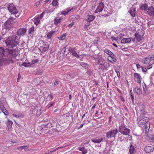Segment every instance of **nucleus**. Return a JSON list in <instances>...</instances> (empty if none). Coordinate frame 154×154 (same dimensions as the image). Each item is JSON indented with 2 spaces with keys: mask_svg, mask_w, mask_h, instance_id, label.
<instances>
[{
  "mask_svg": "<svg viewBox=\"0 0 154 154\" xmlns=\"http://www.w3.org/2000/svg\"><path fill=\"white\" fill-rule=\"evenodd\" d=\"M5 42L7 47L13 48L19 44V40L17 36L13 35L9 36L5 40Z\"/></svg>",
  "mask_w": 154,
  "mask_h": 154,
  "instance_id": "nucleus-1",
  "label": "nucleus"
},
{
  "mask_svg": "<svg viewBox=\"0 0 154 154\" xmlns=\"http://www.w3.org/2000/svg\"><path fill=\"white\" fill-rule=\"evenodd\" d=\"M15 23L13 18L10 17L4 23V28L7 30H9L13 27Z\"/></svg>",
  "mask_w": 154,
  "mask_h": 154,
  "instance_id": "nucleus-2",
  "label": "nucleus"
},
{
  "mask_svg": "<svg viewBox=\"0 0 154 154\" xmlns=\"http://www.w3.org/2000/svg\"><path fill=\"white\" fill-rule=\"evenodd\" d=\"M118 131L117 128L111 129L106 133V136L108 139L115 138L118 134Z\"/></svg>",
  "mask_w": 154,
  "mask_h": 154,
  "instance_id": "nucleus-3",
  "label": "nucleus"
},
{
  "mask_svg": "<svg viewBox=\"0 0 154 154\" xmlns=\"http://www.w3.org/2000/svg\"><path fill=\"white\" fill-rule=\"evenodd\" d=\"M119 131L122 134L125 135L128 134L130 131L129 129L127 128L124 125L122 124L119 126Z\"/></svg>",
  "mask_w": 154,
  "mask_h": 154,
  "instance_id": "nucleus-4",
  "label": "nucleus"
},
{
  "mask_svg": "<svg viewBox=\"0 0 154 154\" xmlns=\"http://www.w3.org/2000/svg\"><path fill=\"white\" fill-rule=\"evenodd\" d=\"M8 9L12 14L15 15L16 17H18L20 13H18V11L16 7L13 4H10L8 6Z\"/></svg>",
  "mask_w": 154,
  "mask_h": 154,
  "instance_id": "nucleus-5",
  "label": "nucleus"
},
{
  "mask_svg": "<svg viewBox=\"0 0 154 154\" xmlns=\"http://www.w3.org/2000/svg\"><path fill=\"white\" fill-rule=\"evenodd\" d=\"M5 52H7L10 56L13 57H16L18 55L17 51L15 50L10 49L8 48L5 49Z\"/></svg>",
  "mask_w": 154,
  "mask_h": 154,
  "instance_id": "nucleus-6",
  "label": "nucleus"
},
{
  "mask_svg": "<svg viewBox=\"0 0 154 154\" xmlns=\"http://www.w3.org/2000/svg\"><path fill=\"white\" fill-rule=\"evenodd\" d=\"M133 77L134 80L137 82L140 85H141L142 79L140 74L138 73H134Z\"/></svg>",
  "mask_w": 154,
  "mask_h": 154,
  "instance_id": "nucleus-7",
  "label": "nucleus"
},
{
  "mask_svg": "<svg viewBox=\"0 0 154 154\" xmlns=\"http://www.w3.org/2000/svg\"><path fill=\"white\" fill-rule=\"evenodd\" d=\"M109 66V63L106 62H103L102 63L100 64L99 66V69L104 70H107Z\"/></svg>",
  "mask_w": 154,
  "mask_h": 154,
  "instance_id": "nucleus-8",
  "label": "nucleus"
},
{
  "mask_svg": "<svg viewBox=\"0 0 154 154\" xmlns=\"http://www.w3.org/2000/svg\"><path fill=\"white\" fill-rule=\"evenodd\" d=\"M104 8V6L102 2H100L98 6H97L94 12L95 13H98V12H101L103 9Z\"/></svg>",
  "mask_w": 154,
  "mask_h": 154,
  "instance_id": "nucleus-9",
  "label": "nucleus"
},
{
  "mask_svg": "<svg viewBox=\"0 0 154 154\" xmlns=\"http://www.w3.org/2000/svg\"><path fill=\"white\" fill-rule=\"evenodd\" d=\"M154 150V147L149 146H145L144 150L147 153H149L152 152Z\"/></svg>",
  "mask_w": 154,
  "mask_h": 154,
  "instance_id": "nucleus-10",
  "label": "nucleus"
},
{
  "mask_svg": "<svg viewBox=\"0 0 154 154\" xmlns=\"http://www.w3.org/2000/svg\"><path fill=\"white\" fill-rule=\"evenodd\" d=\"M128 12L133 17H134L136 16V8L133 7V5L130 8Z\"/></svg>",
  "mask_w": 154,
  "mask_h": 154,
  "instance_id": "nucleus-11",
  "label": "nucleus"
},
{
  "mask_svg": "<svg viewBox=\"0 0 154 154\" xmlns=\"http://www.w3.org/2000/svg\"><path fill=\"white\" fill-rule=\"evenodd\" d=\"M107 59L111 63L116 62L117 60L116 56L113 53L112 55L109 56Z\"/></svg>",
  "mask_w": 154,
  "mask_h": 154,
  "instance_id": "nucleus-12",
  "label": "nucleus"
},
{
  "mask_svg": "<svg viewBox=\"0 0 154 154\" xmlns=\"http://www.w3.org/2000/svg\"><path fill=\"white\" fill-rule=\"evenodd\" d=\"M149 120V118L148 117H145L140 120L138 122L139 124L143 125L147 122Z\"/></svg>",
  "mask_w": 154,
  "mask_h": 154,
  "instance_id": "nucleus-13",
  "label": "nucleus"
},
{
  "mask_svg": "<svg viewBox=\"0 0 154 154\" xmlns=\"http://www.w3.org/2000/svg\"><path fill=\"white\" fill-rule=\"evenodd\" d=\"M147 14L149 15L153 16L154 15V7L152 6L149 7L147 10Z\"/></svg>",
  "mask_w": 154,
  "mask_h": 154,
  "instance_id": "nucleus-14",
  "label": "nucleus"
},
{
  "mask_svg": "<svg viewBox=\"0 0 154 154\" xmlns=\"http://www.w3.org/2000/svg\"><path fill=\"white\" fill-rule=\"evenodd\" d=\"M26 31V29L25 28H20L17 30V34L18 36L23 35Z\"/></svg>",
  "mask_w": 154,
  "mask_h": 154,
  "instance_id": "nucleus-15",
  "label": "nucleus"
},
{
  "mask_svg": "<svg viewBox=\"0 0 154 154\" xmlns=\"http://www.w3.org/2000/svg\"><path fill=\"white\" fill-rule=\"evenodd\" d=\"M143 35L140 34V32H137L134 35L135 38H136L137 40L140 41L142 40V38L143 37Z\"/></svg>",
  "mask_w": 154,
  "mask_h": 154,
  "instance_id": "nucleus-16",
  "label": "nucleus"
},
{
  "mask_svg": "<svg viewBox=\"0 0 154 154\" xmlns=\"http://www.w3.org/2000/svg\"><path fill=\"white\" fill-rule=\"evenodd\" d=\"M55 32L54 31H51L48 32L46 34L47 36V38L49 39H51V37L53 34Z\"/></svg>",
  "mask_w": 154,
  "mask_h": 154,
  "instance_id": "nucleus-17",
  "label": "nucleus"
},
{
  "mask_svg": "<svg viewBox=\"0 0 154 154\" xmlns=\"http://www.w3.org/2000/svg\"><path fill=\"white\" fill-rule=\"evenodd\" d=\"M95 18V16L92 15H88L86 17V20L87 21L90 22L92 21Z\"/></svg>",
  "mask_w": 154,
  "mask_h": 154,
  "instance_id": "nucleus-18",
  "label": "nucleus"
},
{
  "mask_svg": "<svg viewBox=\"0 0 154 154\" xmlns=\"http://www.w3.org/2000/svg\"><path fill=\"white\" fill-rule=\"evenodd\" d=\"M103 139L101 137H96L94 139L91 140L92 142L94 143H100L103 141Z\"/></svg>",
  "mask_w": 154,
  "mask_h": 154,
  "instance_id": "nucleus-19",
  "label": "nucleus"
},
{
  "mask_svg": "<svg viewBox=\"0 0 154 154\" xmlns=\"http://www.w3.org/2000/svg\"><path fill=\"white\" fill-rule=\"evenodd\" d=\"M74 9V7L72 8L71 9H69V8H67L65 11H62L61 12V14L64 15H66L69 12L71 11L72 10H73Z\"/></svg>",
  "mask_w": 154,
  "mask_h": 154,
  "instance_id": "nucleus-20",
  "label": "nucleus"
},
{
  "mask_svg": "<svg viewBox=\"0 0 154 154\" xmlns=\"http://www.w3.org/2000/svg\"><path fill=\"white\" fill-rule=\"evenodd\" d=\"M146 138L150 141L152 142L154 141V136L152 134H149L146 137Z\"/></svg>",
  "mask_w": 154,
  "mask_h": 154,
  "instance_id": "nucleus-21",
  "label": "nucleus"
},
{
  "mask_svg": "<svg viewBox=\"0 0 154 154\" xmlns=\"http://www.w3.org/2000/svg\"><path fill=\"white\" fill-rule=\"evenodd\" d=\"M152 61L148 57H146L143 59V63L144 64H148L150 63V61Z\"/></svg>",
  "mask_w": 154,
  "mask_h": 154,
  "instance_id": "nucleus-22",
  "label": "nucleus"
},
{
  "mask_svg": "<svg viewBox=\"0 0 154 154\" xmlns=\"http://www.w3.org/2000/svg\"><path fill=\"white\" fill-rule=\"evenodd\" d=\"M148 8V6L146 4H143L140 6V9L143 11H147Z\"/></svg>",
  "mask_w": 154,
  "mask_h": 154,
  "instance_id": "nucleus-23",
  "label": "nucleus"
},
{
  "mask_svg": "<svg viewBox=\"0 0 154 154\" xmlns=\"http://www.w3.org/2000/svg\"><path fill=\"white\" fill-rule=\"evenodd\" d=\"M131 41V39L130 38H123L121 41V42L123 44L129 43Z\"/></svg>",
  "mask_w": 154,
  "mask_h": 154,
  "instance_id": "nucleus-24",
  "label": "nucleus"
},
{
  "mask_svg": "<svg viewBox=\"0 0 154 154\" xmlns=\"http://www.w3.org/2000/svg\"><path fill=\"white\" fill-rule=\"evenodd\" d=\"M134 90L135 91L136 93L138 95H140L141 94L142 92V90L141 89L138 87H136L134 88Z\"/></svg>",
  "mask_w": 154,
  "mask_h": 154,
  "instance_id": "nucleus-25",
  "label": "nucleus"
},
{
  "mask_svg": "<svg viewBox=\"0 0 154 154\" xmlns=\"http://www.w3.org/2000/svg\"><path fill=\"white\" fill-rule=\"evenodd\" d=\"M61 20V18L60 17H58L55 18L54 20V24L57 25L58 24L60 23Z\"/></svg>",
  "mask_w": 154,
  "mask_h": 154,
  "instance_id": "nucleus-26",
  "label": "nucleus"
},
{
  "mask_svg": "<svg viewBox=\"0 0 154 154\" xmlns=\"http://www.w3.org/2000/svg\"><path fill=\"white\" fill-rule=\"evenodd\" d=\"M6 124L7 125V126L8 129H11L12 128L13 124L12 122L10 121L9 119H8Z\"/></svg>",
  "mask_w": 154,
  "mask_h": 154,
  "instance_id": "nucleus-27",
  "label": "nucleus"
},
{
  "mask_svg": "<svg viewBox=\"0 0 154 154\" xmlns=\"http://www.w3.org/2000/svg\"><path fill=\"white\" fill-rule=\"evenodd\" d=\"M31 65V64L30 62L27 63L26 62H23L22 64L20 65V66H24L26 67H29Z\"/></svg>",
  "mask_w": 154,
  "mask_h": 154,
  "instance_id": "nucleus-28",
  "label": "nucleus"
},
{
  "mask_svg": "<svg viewBox=\"0 0 154 154\" xmlns=\"http://www.w3.org/2000/svg\"><path fill=\"white\" fill-rule=\"evenodd\" d=\"M40 20V19L38 17H35L34 20V23L35 25H37L39 23Z\"/></svg>",
  "mask_w": 154,
  "mask_h": 154,
  "instance_id": "nucleus-29",
  "label": "nucleus"
},
{
  "mask_svg": "<svg viewBox=\"0 0 154 154\" xmlns=\"http://www.w3.org/2000/svg\"><path fill=\"white\" fill-rule=\"evenodd\" d=\"M54 123V121H53L52 120L51 123V122H50L49 123H48L47 124L45 125V126L43 125L42 126L43 127H45V126L46 128H48H48L52 127L53 126L52 125H53V123Z\"/></svg>",
  "mask_w": 154,
  "mask_h": 154,
  "instance_id": "nucleus-30",
  "label": "nucleus"
},
{
  "mask_svg": "<svg viewBox=\"0 0 154 154\" xmlns=\"http://www.w3.org/2000/svg\"><path fill=\"white\" fill-rule=\"evenodd\" d=\"M135 150L134 146L132 145H131L129 147V151L130 153L131 154H133Z\"/></svg>",
  "mask_w": 154,
  "mask_h": 154,
  "instance_id": "nucleus-31",
  "label": "nucleus"
},
{
  "mask_svg": "<svg viewBox=\"0 0 154 154\" xmlns=\"http://www.w3.org/2000/svg\"><path fill=\"white\" fill-rule=\"evenodd\" d=\"M79 150L82 152V154H85L87 152V150L84 147H79Z\"/></svg>",
  "mask_w": 154,
  "mask_h": 154,
  "instance_id": "nucleus-32",
  "label": "nucleus"
},
{
  "mask_svg": "<svg viewBox=\"0 0 154 154\" xmlns=\"http://www.w3.org/2000/svg\"><path fill=\"white\" fill-rule=\"evenodd\" d=\"M12 116L16 118H19L20 117H23V115L22 113H18L17 114L14 113L12 114Z\"/></svg>",
  "mask_w": 154,
  "mask_h": 154,
  "instance_id": "nucleus-33",
  "label": "nucleus"
},
{
  "mask_svg": "<svg viewBox=\"0 0 154 154\" xmlns=\"http://www.w3.org/2000/svg\"><path fill=\"white\" fill-rule=\"evenodd\" d=\"M104 52L107 54L108 55H109V56L112 55L113 54V53L110 50L107 49H105L104 50Z\"/></svg>",
  "mask_w": 154,
  "mask_h": 154,
  "instance_id": "nucleus-34",
  "label": "nucleus"
},
{
  "mask_svg": "<svg viewBox=\"0 0 154 154\" xmlns=\"http://www.w3.org/2000/svg\"><path fill=\"white\" fill-rule=\"evenodd\" d=\"M5 50L2 47H0V57H2L4 55Z\"/></svg>",
  "mask_w": 154,
  "mask_h": 154,
  "instance_id": "nucleus-35",
  "label": "nucleus"
},
{
  "mask_svg": "<svg viewBox=\"0 0 154 154\" xmlns=\"http://www.w3.org/2000/svg\"><path fill=\"white\" fill-rule=\"evenodd\" d=\"M80 65L81 66H82V67H83L85 69H86V68L88 67V64L84 62H82L80 63Z\"/></svg>",
  "mask_w": 154,
  "mask_h": 154,
  "instance_id": "nucleus-36",
  "label": "nucleus"
},
{
  "mask_svg": "<svg viewBox=\"0 0 154 154\" xmlns=\"http://www.w3.org/2000/svg\"><path fill=\"white\" fill-rule=\"evenodd\" d=\"M58 0H53L52 3L53 6H57L58 3Z\"/></svg>",
  "mask_w": 154,
  "mask_h": 154,
  "instance_id": "nucleus-37",
  "label": "nucleus"
},
{
  "mask_svg": "<svg viewBox=\"0 0 154 154\" xmlns=\"http://www.w3.org/2000/svg\"><path fill=\"white\" fill-rule=\"evenodd\" d=\"M34 27L32 26L30 28L28 31V34H31L33 33L34 30Z\"/></svg>",
  "mask_w": 154,
  "mask_h": 154,
  "instance_id": "nucleus-38",
  "label": "nucleus"
},
{
  "mask_svg": "<svg viewBox=\"0 0 154 154\" xmlns=\"http://www.w3.org/2000/svg\"><path fill=\"white\" fill-rule=\"evenodd\" d=\"M48 47H45V45L42 46L40 47L41 49L43 51L45 52L47 51L48 49Z\"/></svg>",
  "mask_w": 154,
  "mask_h": 154,
  "instance_id": "nucleus-39",
  "label": "nucleus"
},
{
  "mask_svg": "<svg viewBox=\"0 0 154 154\" xmlns=\"http://www.w3.org/2000/svg\"><path fill=\"white\" fill-rule=\"evenodd\" d=\"M68 51L71 54L75 51L74 48L72 47L69 48L68 49Z\"/></svg>",
  "mask_w": 154,
  "mask_h": 154,
  "instance_id": "nucleus-40",
  "label": "nucleus"
},
{
  "mask_svg": "<svg viewBox=\"0 0 154 154\" xmlns=\"http://www.w3.org/2000/svg\"><path fill=\"white\" fill-rule=\"evenodd\" d=\"M148 57L152 61L154 60V53L151 54L148 56Z\"/></svg>",
  "mask_w": 154,
  "mask_h": 154,
  "instance_id": "nucleus-41",
  "label": "nucleus"
},
{
  "mask_svg": "<svg viewBox=\"0 0 154 154\" xmlns=\"http://www.w3.org/2000/svg\"><path fill=\"white\" fill-rule=\"evenodd\" d=\"M39 61V60L38 59H34L32 60L31 61V65L33 64H35L37 63H38Z\"/></svg>",
  "mask_w": 154,
  "mask_h": 154,
  "instance_id": "nucleus-42",
  "label": "nucleus"
},
{
  "mask_svg": "<svg viewBox=\"0 0 154 154\" xmlns=\"http://www.w3.org/2000/svg\"><path fill=\"white\" fill-rule=\"evenodd\" d=\"M66 36V35L65 34H63L61 36L59 37L58 38L60 40H64Z\"/></svg>",
  "mask_w": 154,
  "mask_h": 154,
  "instance_id": "nucleus-43",
  "label": "nucleus"
},
{
  "mask_svg": "<svg viewBox=\"0 0 154 154\" xmlns=\"http://www.w3.org/2000/svg\"><path fill=\"white\" fill-rule=\"evenodd\" d=\"M2 112L6 116H8L9 114V112L6 109L2 111Z\"/></svg>",
  "mask_w": 154,
  "mask_h": 154,
  "instance_id": "nucleus-44",
  "label": "nucleus"
},
{
  "mask_svg": "<svg viewBox=\"0 0 154 154\" xmlns=\"http://www.w3.org/2000/svg\"><path fill=\"white\" fill-rule=\"evenodd\" d=\"M42 2V0H39L35 3V5L37 7H38L39 5Z\"/></svg>",
  "mask_w": 154,
  "mask_h": 154,
  "instance_id": "nucleus-45",
  "label": "nucleus"
},
{
  "mask_svg": "<svg viewBox=\"0 0 154 154\" xmlns=\"http://www.w3.org/2000/svg\"><path fill=\"white\" fill-rule=\"evenodd\" d=\"M149 129V125H145V129L146 132L148 131Z\"/></svg>",
  "mask_w": 154,
  "mask_h": 154,
  "instance_id": "nucleus-46",
  "label": "nucleus"
},
{
  "mask_svg": "<svg viewBox=\"0 0 154 154\" xmlns=\"http://www.w3.org/2000/svg\"><path fill=\"white\" fill-rule=\"evenodd\" d=\"M23 147L25 151H28L31 150L29 149L28 146H23Z\"/></svg>",
  "mask_w": 154,
  "mask_h": 154,
  "instance_id": "nucleus-47",
  "label": "nucleus"
},
{
  "mask_svg": "<svg viewBox=\"0 0 154 154\" xmlns=\"http://www.w3.org/2000/svg\"><path fill=\"white\" fill-rule=\"evenodd\" d=\"M146 113L147 112H146L142 111H141L140 116H141V117H143L144 116V115H146Z\"/></svg>",
  "mask_w": 154,
  "mask_h": 154,
  "instance_id": "nucleus-48",
  "label": "nucleus"
},
{
  "mask_svg": "<svg viewBox=\"0 0 154 154\" xmlns=\"http://www.w3.org/2000/svg\"><path fill=\"white\" fill-rule=\"evenodd\" d=\"M72 54L74 56L76 57H79V55L77 54L75 51H74Z\"/></svg>",
  "mask_w": 154,
  "mask_h": 154,
  "instance_id": "nucleus-49",
  "label": "nucleus"
},
{
  "mask_svg": "<svg viewBox=\"0 0 154 154\" xmlns=\"http://www.w3.org/2000/svg\"><path fill=\"white\" fill-rule=\"evenodd\" d=\"M41 109H40L39 110H37L36 111V115L37 116H39L41 114Z\"/></svg>",
  "mask_w": 154,
  "mask_h": 154,
  "instance_id": "nucleus-50",
  "label": "nucleus"
},
{
  "mask_svg": "<svg viewBox=\"0 0 154 154\" xmlns=\"http://www.w3.org/2000/svg\"><path fill=\"white\" fill-rule=\"evenodd\" d=\"M149 65L147 66V68L148 69H150L152 68V64L149 63L148 64Z\"/></svg>",
  "mask_w": 154,
  "mask_h": 154,
  "instance_id": "nucleus-51",
  "label": "nucleus"
},
{
  "mask_svg": "<svg viewBox=\"0 0 154 154\" xmlns=\"http://www.w3.org/2000/svg\"><path fill=\"white\" fill-rule=\"evenodd\" d=\"M45 14V12H43L39 16H38V17L40 19H42L44 16V14Z\"/></svg>",
  "mask_w": 154,
  "mask_h": 154,
  "instance_id": "nucleus-52",
  "label": "nucleus"
},
{
  "mask_svg": "<svg viewBox=\"0 0 154 154\" xmlns=\"http://www.w3.org/2000/svg\"><path fill=\"white\" fill-rule=\"evenodd\" d=\"M141 68L143 72H146L147 71V69L146 67L141 66Z\"/></svg>",
  "mask_w": 154,
  "mask_h": 154,
  "instance_id": "nucleus-53",
  "label": "nucleus"
},
{
  "mask_svg": "<svg viewBox=\"0 0 154 154\" xmlns=\"http://www.w3.org/2000/svg\"><path fill=\"white\" fill-rule=\"evenodd\" d=\"M122 134L121 133V134H118V138L119 139H120V140H122Z\"/></svg>",
  "mask_w": 154,
  "mask_h": 154,
  "instance_id": "nucleus-54",
  "label": "nucleus"
},
{
  "mask_svg": "<svg viewBox=\"0 0 154 154\" xmlns=\"http://www.w3.org/2000/svg\"><path fill=\"white\" fill-rule=\"evenodd\" d=\"M5 108L4 107L3 105H1L0 106V109L2 110V111L3 110L5 109Z\"/></svg>",
  "mask_w": 154,
  "mask_h": 154,
  "instance_id": "nucleus-55",
  "label": "nucleus"
},
{
  "mask_svg": "<svg viewBox=\"0 0 154 154\" xmlns=\"http://www.w3.org/2000/svg\"><path fill=\"white\" fill-rule=\"evenodd\" d=\"M3 113L0 112V119H3Z\"/></svg>",
  "mask_w": 154,
  "mask_h": 154,
  "instance_id": "nucleus-56",
  "label": "nucleus"
},
{
  "mask_svg": "<svg viewBox=\"0 0 154 154\" xmlns=\"http://www.w3.org/2000/svg\"><path fill=\"white\" fill-rule=\"evenodd\" d=\"M136 67L138 69H140L141 67V66H140V65L138 63L137 64H136Z\"/></svg>",
  "mask_w": 154,
  "mask_h": 154,
  "instance_id": "nucleus-57",
  "label": "nucleus"
},
{
  "mask_svg": "<svg viewBox=\"0 0 154 154\" xmlns=\"http://www.w3.org/2000/svg\"><path fill=\"white\" fill-rule=\"evenodd\" d=\"M130 96L131 97V100L132 101H134V95H133V94H130Z\"/></svg>",
  "mask_w": 154,
  "mask_h": 154,
  "instance_id": "nucleus-58",
  "label": "nucleus"
},
{
  "mask_svg": "<svg viewBox=\"0 0 154 154\" xmlns=\"http://www.w3.org/2000/svg\"><path fill=\"white\" fill-rule=\"evenodd\" d=\"M54 104V102H52L48 106V108H49L51 106H52Z\"/></svg>",
  "mask_w": 154,
  "mask_h": 154,
  "instance_id": "nucleus-59",
  "label": "nucleus"
},
{
  "mask_svg": "<svg viewBox=\"0 0 154 154\" xmlns=\"http://www.w3.org/2000/svg\"><path fill=\"white\" fill-rule=\"evenodd\" d=\"M84 125V123H82L79 127H78V129H79L82 128L83 126Z\"/></svg>",
  "mask_w": 154,
  "mask_h": 154,
  "instance_id": "nucleus-60",
  "label": "nucleus"
},
{
  "mask_svg": "<svg viewBox=\"0 0 154 154\" xmlns=\"http://www.w3.org/2000/svg\"><path fill=\"white\" fill-rule=\"evenodd\" d=\"M74 24V23L73 22H72V23H71L69 24L68 26V27H72Z\"/></svg>",
  "mask_w": 154,
  "mask_h": 154,
  "instance_id": "nucleus-61",
  "label": "nucleus"
},
{
  "mask_svg": "<svg viewBox=\"0 0 154 154\" xmlns=\"http://www.w3.org/2000/svg\"><path fill=\"white\" fill-rule=\"evenodd\" d=\"M111 39L113 41V40H116V41H117V39L116 38V37H111Z\"/></svg>",
  "mask_w": 154,
  "mask_h": 154,
  "instance_id": "nucleus-62",
  "label": "nucleus"
},
{
  "mask_svg": "<svg viewBox=\"0 0 154 154\" xmlns=\"http://www.w3.org/2000/svg\"><path fill=\"white\" fill-rule=\"evenodd\" d=\"M66 76L67 78H68L69 79H70L71 78V75L69 74H67L66 75Z\"/></svg>",
  "mask_w": 154,
  "mask_h": 154,
  "instance_id": "nucleus-63",
  "label": "nucleus"
},
{
  "mask_svg": "<svg viewBox=\"0 0 154 154\" xmlns=\"http://www.w3.org/2000/svg\"><path fill=\"white\" fill-rule=\"evenodd\" d=\"M66 47H64L62 49V51L63 52V53H64L65 51L66 50Z\"/></svg>",
  "mask_w": 154,
  "mask_h": 154,
  "instance_id": "nucleus-64",
  "label": "nucleus"
}]
</instances>
